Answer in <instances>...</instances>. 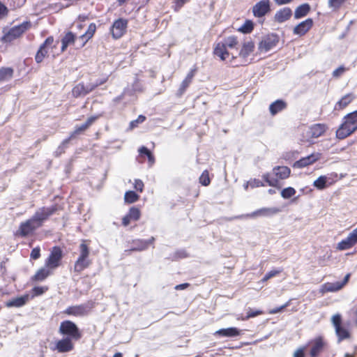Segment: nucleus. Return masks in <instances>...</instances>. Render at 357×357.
I'll return each instance as SVG.
<instances>
[{"label": "nucleus", "instance_id": "f257e3e1", "mask_svg": "<svg viewBox=\"0 0 357 357\" xmlns=\"http://www.w3.org/2000/svg\"><path fill=\"white\" fill-rule=\"evenodd\" d=\"M238 45V37L234 35L229 36L225 38L223 42H219L215 45L213 54L222 61L228 60L231 63L238 57L240 63L235 64V66H247L250 63L248 59L249 56H251L255 50V41L251 38H245L240 45L237 55H234L229 52V50H237Z\"/></svg>", "mask_w": 357, "mask_h": 357}, {"label": "nucleus", "instance_id": "f03ea898", "mask_svg": "<svg viewBox=\"0 0 357 357\" xmlns=\"http://www.w3.org/2000/svg\"><path fill=\"white\" fill-rule=\"evenodd\" d=\"M59 332L62 335H66L61 340L55 342L52 351H56L59 353H68L75 349L74 342L79 340L82 337V333L77 326L70 320H66L61 323Z\"/></svg>", "mask_w": 357, "mask_h": 357}, {"label": "nucleus", "instance_id": "7ed1b4c3", "mask_svg": "<svg viewBox=\"0 0 357 357\" xmlns=\"http://www.w3.org/2000/svg\"><path fill=\"white\" fill-rule=\"evenodd\" d=\"M357 130V109L345 115L335 132L338 139H344Z\"/></svg>", "mask_w": 357, "mask_h": 357}, {"label": "nucleus", "instance_id": "20e7f679", "mask_svg": "<svg viewBox=\"0 0 357 357\" xmlns=\"http://www.w3.org/2000/svg\"><path fill=\"white\" fill-rule=\"evenodd\" d=\"M91 241L82 239L79 246V255L74 264L73 270L77 273H80L84 269L89 268L92 261L89 259Z\"/></svg>", "mask_w": 357, "mask_h": 357}, {"label": "nucleus", "instance_id": "39448f33", "mask_svg": "<svg viewBox=\"0 0 357 357\" xmlns=\"http://www.w3.org/2000/svg\"><path fill=\"white\" fill-rule=\"evenodd\" d=\"M272 176L270 173H266L262 175L264 181L269 185L280 188V181L288 178L291 174V169L287 166H277L273 169Z\"/></svg>", "mask_w": 357, "mask_h": 357}, {"label": "nucleus", "instance_id": "423d86ee", "mask_svg": "<svg viewBox=\"0 0 357 357\" xmlns=\"http://www.w3.org/2000/svg\"><path fill=\"white\" fill-rule=\"evenodd\" d=\"M31 27V23L30 21L23 22L20 24L14 26L7 31L3 32V35L1 38V41L3 43H11L15 40L21 38Z\"/></svg>", "mask_w": 357, "mask_h": 357}, {"label": "nucleus", "instance_id": "0eeeda50", "mask_svg": "<svg viewBox=\"0 0 357 357\" xmlns=\"http://www.w3.org/2000/svg\"><path fill=\"white\" fill-rule=\"evenodd\" d=\"M63 209V207L59 204H54L50 206H42L35 212L32 218L41 227L51 216Z\"/></svg>", "mask_w": 357, "mask_h": 357}, {"label": "nucleus", "instance_id": "6e6552de", "mask_svg": "<svg viewBox=\"0 0 357 357\" xmlns=\"http://www.w3.org/2000/svg\"><path fill=\"white\" fill-rule=\"evenodd\" d=\"M306 347H309L310 357H318L321 353L328 349V343L323 336L319 335L310 340Z\"/></svg>", "mask_w": 357, "mask_h": 357}, {"label": "nucleus", "instance_id": "1a4fd4ad", "mask_svg": "<svg viewBox=\"0 0 357 357\" xmlns=\"http://www.w3.org/2000/svg\"><path fill=\"white\" fill-rule=\"evenodd\" d=\"M63 257V252L61 247L54 246L51 248L50 254L45 261V265L54 271L61 265Z\"/></svg>", "mask_w": 357, "mask_h": 357}, {"label": "nucleus", "instance_id": "9d476101", "mask_svg": "<svg viewBox=\"0 0 357 357\" xmlns=\"http://www.w3.org/2000/svg\"><path fill=\"white\" fill-rule=\"evenodd\" d=\"M94 307L95 303L89 301L86 303L69 306L63 310V313L68 316L84 317L87 315Z\"/></svg>", "mask_w": 357, "mask_h": 357}, {"label": "nucleus", "instance_id": "9b49d317", "mask_svg": "<svg viewBox=\"0 0 357 357\" xmlns=\"http://www.w3.org/2000/svg\"><path fill=\"white\" fill-rule=\"evenodd\" d=\"M40 227L31 217L20 224L18 229L15 232V236L21 238H26L33 235L36 230Z\"/></svg>", "mask_w": 357, "mask_h": 357}, {"label": "nucleus", "instance_id": "f8f14e48", "mask_svg": "<svg viewBox=\"0 0 357 357\" xmlns=\"http://www.w3.org/2000/svg\"><path fill=\"white\" fill-rule=\"evenodd\" d=\"M280 42V36L275 33H270L261 38L258 44L260 52H267L275 48Z\"/></svg>", "mask_w": 357, "mask_h": 357}, {"label": "nucleus", "instance_id": "ddd939ff", "mask_svg": "<svg viewBox=\"0 0 357 357\" xmlns=\"http://www.w3.org/2000/svg\"><path fill=\"white\" fill-rule=\"evenodd\" d=\"M106 82L107 79H102L88 86H86L83 82H80L73 88L71 91L72 96L75 98L80 96H84L95 90L98 86L105 84Z\"/></svg>", "mask_w": 357, "mask_h": 357}, {"label": "nucleus", "instance_id": "4468645a", "mask_svg": "<svg viewBox=\"0 0 357 357\" xmlns=\"http://www.w3.org/2000/svg\"><path fill=\"white\" fill-rule=\"evenodd\" d=\"M331 321L335 327L339 341H342L350 337V333L347 327L342 325V317L340 314L333 315Z\"/></svg>", "mask_w": 357, "mask_h": 357}, {"label": "nucleus", "instance_id": "2eb2a0df", "mask_svg": "<svg viewBox=\"0 0 357 357\" xmlns=\"http://www.w3.org/2000/svg\"><path fill=\"white\" fill-rule=\"evenodd\" d=\"M271 10V3L270 0H260L252 8V13L255 17L262 18Z\"/></svg>", "mask_w": 357, "mask_h": 357}, {"label": "nucleus", "instance_id": "dca6fc26", "mask_svg": "<svg viewBox=\"0 0 357 357\" xmlns=\"http://www.w3.org/2000/svg\"><path fill=\"white\" fill-rule=\"evenodd\" d=\"M54 38L52 36H48L45 40L42 43L37 51L35 56V61L37 63H41L43 59L47 56L48 48H54L56 45H54Z\"/></svg>", "mask_w": 357, "mask_h": 357}, {"label": "nucleus", "instance_id": "f3484780", "mask_svg": "<svg viewBox=\"0 0 357 357\" xmlns=\"http://www.w3.org/2000/svg\"><path fill=\"white\" fill-rule=\"evenodd\" d=\"M155 241V238L151 237L149 240L144 239H133L131 241H129L128 243V249L126 250V252H134V251H143L146 250L150 245H153Z\"/></svg>", "mask_w": 357, "mask_h": 357}, {"label": "nucleus", "instance_id": "a211bd4d", "mask_svg": "<svg viewBox=\"0 0 357 357\" xmlns=\"http://www.w3.org/2000/svg\"><path fill=\"white\" fill-rule=\"evenodd\" d=\"M128 20L124 18H119L115 20L110 29L111 34L114 39H119L126 32Z\"/></svg>", "mask_w": 357, "mask_h": 357}, {"label": "nucleus", "instance_id": "6ab92c4d", "mask_svg": "<svg viewBox=\"0 0 357 357\" xmlns=\"http://www.w3.org/2000/svg\"><path fill=\"white\" fill-rule=\"evenodd\" d=\"M328 128L327 125L325 123H319L312 125L306 132L307 141L323 136Z\"/></svg>", "mask_w": 357, "mask_h": 357}, {"label": "nucleus", "instance_id": "aec40b11", "mask_svg": "<svg viewBox=\"0 0 357 357\" xmlns=\"http://www.w3.org/2000/svg\"><path fill=\"white\" fill-rule=\"evenodd\" d=\"M351 277V273H347L343 281L335 282H326L322 285V291L324 292H335L342 289L349 282Z\"/></svg>", "mask_w": 357, "mask_h": 357}, {"label": "nucleus", "instance_id": "412c9836", "mask_svg": "<svg viewBox=\"0 0 357 357\" xmlns=\"http://www.w3.org/2000/svg\"><path fill=\"white\" fill-rule=\"evenodd\" d=\"M357 243V227L351 232L348 236L342 240L338 244L337 248L340 250H345L352 248Z\"/></svg>", "mask_w": 357, "mask_h": 357}, {"label": "nucleus", "instance_id": "4be33fe9", "mask_svg": "<svg viewBox=\"0 0 357 357\" xmlns=\"http://www.w3.org/2000/svg\"><path fill=\"white\" fill-rule=\"evenodd\" d=\"M198 70L197 66H194L190 70L188 73L187 75L182 81L178 89V96H182L186 91V89L189 87V86L192 82V80Z\"/></svg>", "mask_w": 357, "mask_h": 357}, {"label": "nucleus", "instance_id": "5701e85b", "mask_svg": "<svg viewBox=\"0 0 357 357\" xmlns=\"http://www.w3.org/2000/svg\"><path fill=\"white\" fill-rule=\"evenodd\" d=\"M314 22L312 18H307L305 20L300 22L293 29V33L295 35L303 36L305 35L313 26Z\"/></svg>", "mask_w": 357, "mask_h": 357}, {"label": "nucleus", "instance_id": "b1692460", "mask_svg": "<svg viewBox=\"0 0 357 357\" xmlns=\"http://www.w3.org/2000/svg\"><path fill=\"white\" fill-rule=\"evenodd\" d=\"M279 208H261L246 215L247 218H254L259 216L270 217L280 212Z\"/></svg>", "mask_w": 357, "mask_h": 357}, {"label": "nucleus", "instance_id": "393cba45", "mask_svg": "<svg viewBox=\"0 0 357 357\" xmlns=\"http://www.w3.org/2000/svg\"><path fill=\"white\" fill-rule=\"evenodd\" d=\"M87 129L83 124L79 126H77L75 129L70 134L69 137L65 139L59 146L58 150L59 151L60 153L65 152V149L68 147V145L71 139L75 138L77 135L84 132Z\"/></svg>", "mask_w": 357, "mask_h": 357}, {"label": "nucleus", "instance_id": "a878e982", "mask_svg": "<svg viewBox=\"0 0 357 357\" xmlns=\"http://www.w3.org/2000/svg\"><path fill=\"white\" fill-rule=\"evenodd\" d=\"M52 273L53 271L45 265L43 267L40 268L35 274L31 277V281L32 282L44 281Z\"/></svg>", "mask_w": 357, "mask_h": 357}, {"label": "nucleus", "instance_id": "bb28decb", "mask_svg": "<svg viewBox=\"0 0 357 357\" xmlns=\"http://www.w3.org/2000/svg\"><path fill=\"white\" fill-rule=\"evenodd\" d=\"M292 15V10L289 7H284L279 9L273 17L275 22L281 24L289 20Z\"/></svg>", "mask_w": 357, "mask_h": 357}, {"label": "nucleus", "instance_id": "cd10ccee", "mask_svg": "<svg viewBox=\"0 0 357 357\" xmlns=\"http://www.w3.org/2000/svg\"><path fill=\"white\" fill-rule=\"evenodd\" d=\"M319 153H312L310 155L302 158L296 161L294 167L296 168H303L317 162L319 159Z\"/></svg>", "mask_w": 357, "mask_h": 357}, {"label": "nucleus", "instance_id": "c85d7f7f", "mask_svg": "<svg viewBox=\"0 0 357 357\" xmlns=\"http://www.w3.org/2000/svg\"><path fill=\"white\" fill-rule=\"evenodd\" d=\"M29 300V295L26 294L22 296L14 298L5 303L7 307H20L24 306Z\"/></svg>", "mask_w": 357, "mask_h": 357}, {"label": "nucleus", "instance_id": "c756f323", "mask_svg": "<svg viewBox=\"0 0 357 357\" xmlns=\"http://www.w3.org/2000/svg\"><path fill=\"white\" fill-rule=\"evenodd\" d=\"M354 99H355V96L353 93H350L346 94L345 96L342 97V98L339 101H337L335 103V105L334 106V110L341 111V110L344 109L351 102H352Z\"/></svg>", "mask_w": 357, "mask_h": 357}, {"label": "nucleus", "instance_id": "7c9ffc66", "mask_svg": "<svg viewBox=\"0 0 357 357\" xmlns=\"http://www.w3.org/2000/svg\"><path fill=\"white\" fill-rule=\"evenodd\" d=\"M287 107V103L286 101L278 99L273 102L269 105V112L272 116H275L279 112H282Z\"/></svg>", "mask_w": 357, "mask_h": 357}, {"label": "nucleus", "instance_id": "2f4dec72", "mask_svg": "<svg viewBox=\"0 0 357 357\" xmlns=\"http://www.w3.org/2000/svg\"><path fill=\"white\" fill-rule=\"evenodd\" d=\"M96 31V25L95 23H91L87 31L79 37V39L82 41L80 47H83L86 43L93 38Z\"/></svg>", "mask_w": 357, "mask_h": 357}, {"label": "nucleus", "instance_id": "473e14b6", "mask_svg": "<svg viewBox=\"0 0 357 357\" xmlns=\"http://www.w3.org/2000/svg\"><path fill=\"white\" fill-rule=\"evenodd\" d=\"M76 35L72 31L67 32L64 36L61 38V51L65 52L69 45L75 44L76 40Z\"/></svg>", "mask_w": 357, "mask_h": 357}, {"label": "nucleus", "instance_id": "72a5a7b5", "mask_svg": "<svg viewBox=\"0 0 357 357\" xmlns=\"http://www.w3.org/2000/svg\"><path fill=\"white\" fill-rule=\"evenodd\" d=\"M139 157L143 160L145 159V158H147L149 165L150 167L153 166V164L155 162V156L153 154V153L149 150L146 146H142L139 149ZM142 162H144V160L141 161Z\"/></svg>", "mask_w": 357, "mask_h": 357}, {"label": "nucleus", "instance_id": "f704fd0d", "mask_svg": "<svg viewBox=\"0 0 357 357\" xmlns=\"http://www.w3.org/2000/svg\"><path fill=\"white\" fill-rule=\"evenodd\" d=\"M215 335L221 336V337H236L240 335V331L234 327L227 328H222L217 331L215 333Z\"/></svg>", "mask_w": 357, "mask_h": 357}, {"label": "nucleus", "instance_id": "c9c22d12", "mask_svg": "<svg viewBox=\"0 0 357 357\" xmlns=\"http://www.w3.org/2000/svg\"><path fill=\"white\" fill-rule=\"evenodd\" d=\"M310 6L307 3L300 5L294 11V18L301 19L305 17L310 13Z\"/></svg>", "mask_w": 357, "mask_h": 357}, {"label": "nucleus", "instance_id": "e433bc0d", "mask_svg": "<svg viewBox=\"0 0 357 357\" xmlns=\"http://www.w3.org/2000/svg\"><path fill=\"white\" fill-rule=\"evenodd\" d=\"M14 70L11 67L0 68V82H6L13 78Z\"/></svg>", "mask_w": 357, "mask_h": 357}, {"label": "nucleus", "instance_id": "4c0bfd02", "mask_svg": "<svg viewBox=\"0 0 357 357\" xmlns=\"http://www.w3.org/2000/svg\"><path fill=\"white\" fill-rule=\"evenodd\" d=\"M190 257L189 253L187 252L185 249L178 250L172 253L169 257V259L174 261H178L182 259H185Z\"/></svg>", "mask_w": 357, "mask_h": 357}, {"label": "nucleus", "instance_id": "58836bf2", "mask_svg": "<svg viewBox=\"0 0 357 357\" xmlns=\"http://www.w3.org/2000/svg\"><path fill=\"white\" fill-rule=\"evenodd\" d=\"M254 28V22L251 20H246L243 25L238 29V31L243 34H248L253 31Z\"/></svg>", "mask_w": 357, "mask_h": 357}, {"label": "nucleus", "instance_id": "ea45409f", "mask_svg": "<svg viewBox=\"0 0 357 357\" xmlns=\"http://www.w3.org/2000/svg\"><path fill=\"white\" fill-rule=\"evenodd\" d=\"M139 199V195L132 190L126 192L124 195V201L127 204H132Z\"/></svg>", "mask_w": 357, "mask_h": 357}, {"label": "nucleus", "instance_id": "a19ab883", "mask_svg": "<svg viewBox=\"0 0 357 357\" xmlns=\"http://www.w3.org/2000/svg\"><path fill=\"white\" fill-rule=\"evenodd\" d=\"M283 271V268H279L278 269H273L268 273H266L264 276L261 280L262 283L266 282L270 279L278 276Z\"/></svg>", "mask_w": 357, "mask_h": 357}, {"label": "nucleus", "instance_id": "79ce46f5", "mask_svg": "<svg viewBox=\"0 0 357 357\" xmlns=\"http://www.w3.org/2000/svg\"><path fill=\"white\" fill-rule=\"evenodd\" d=\"M347 0H328V7L332 8L333 11L339 10L341 7L345 3Z\"/></svg>", "mask_w": 357, "mask_h": 357}, {"label": "nucleus", "instance_id": "37998d69", "mask_svg": "<svg viewBox=\"0 0 357 357\" xmlns=\"http://www.w3.org/2000/svg\"><path fill=\"white\" fill-rule=\"evenodd\" d=\"M248 186H250L252 188H255L265 186V184L259 178H251L245 185V189L247 190Z\"/></svg>", "mask_w": 357, "mask_h": 357}, {"label": "nucleus", "instance_id": "c03bdc74", "mask_svg": "<svg viewBox=\"0 0 357 357\" xmlns=\"http://www.w3.org/2000/svg\"><path fill=\"white\" fill-rule=\"evenodd\" d=\"M199 183L204 186H208L211 183V178L208 170H204L199 178Z\"/></svg>", "mask_w": 357, "mask_h": 357}, {"label": "nucleus", "instance_id": "a18cd8bd", "mask_svg": "<svg viewBox=\"0 0 357 357\" xmlns=\"http://www.w3.org/2000/svg\"><path fill=\"white\" fill-rule=\"evenodd\" d=\"M49 289L48 287L43 286V287H34L31 289V298H33L36 296H38L45 294Z\"/></svg>", "mask_w": 357, "mask_h": 357}, {"label": "nucleus", "instance_id": "49530a36", "mask_svg": "<svg viewBox=\"0 0 357 357\" xmlns=\"http://www.w3.org/2000/svg\"><path fill=\"white\" fill-rule=\"evenodd\" d=\"M128 214L130 215V218L132 220V221H137L140 218L141 211L139 208L132 206L130 208Z\"/></svg>", "mask_w": 357, "mask_h": 357}, {"label": "nucleus", "instance_id": "de8ad7c7", "mask_svg": "<svg viewBox=\"0 0 357 357\" xmlns=\"http://www.w3.org/2000/svg\"><path fill=\"white\" fill-rule=\"evenodd\" d=\"M264 314V311L261 310H253L252 308H248L247 311L246 316L243 318V320H248L250 318H253L257 317L259 315H261Z\"/></svg>", "mask_w": 357, "mask_h": 357}, {"label": "nucleus", "instance_id": "09e8293b", "mask_svg": "<svg viewBox=\"0 0 357 357\" xmlns=\"http://www.w3.org/2000/svg\"><path fill=\"white\" fill-rule=\"evenodd\" d=\"M190 0H172V8L174 12H178L181 8Z\"/></svg>", "mask_w": 357, "mask_h": 357}, {"label": "nucleus", "instance_id": "8fccbe9b", "mask_svg": "<svg viewBox=\"0 0 357 357\" xmlns=\"http://www.w3.org/2000/svg\"><path fill=\"white\" fill-rule=\"evenodd\" d=\"M314 186L319 190H323L326 187V177L325 176H319L314 182Z\"/></svg>", "mask_w": 357, "mask_h": 357}, {"label": "nucleus", "instance_id": "3c124183", "mask_svg": "<svg viewBox=\"0 0 357 357\" xmlns=\"http://www.w3.org/2000/svg\"><path fill=\"white\" fill-rule=\"evenodd\" d=\"M296 190L292 187L284 188L281 192V196L284 199H289L296 194Z\"/></svg>", "mask_w": 357, "mask_h": 357}, {"label": "nucleus", "instance_id": "603ef678", "mask_svg": "<svg viewBox=\"0 0 357 357\" xmlns=\"http://www.w3.org/2000/svg\"><path fill=\"white\" fill-rule=\"evenodd\" d=\"M146 119V118L145 116L142 114L139 115L137 119L133 120L130 123L129 128L130 130H133L134 128H137L139 123H142L143 122H144Z\"/></svg>", "mask_w": 357, "mask_h": 357}, {"label": "nucleus", "instance_id": "864d4df0", "mask_svg": "<svg viewBox=\"0 0 357 357\" xmlns=\"http://www.w3.org/2000/svg\"><path fill=\"white\" fill-rule=\"evenodd\" d=\"M133 187L136 190V191L139 192H142L144 190V184L142 180L135 179L133 183Z\"/></svg>", "mask_w": 357, "mask_h": 357}, {"label": "nucleus", "instance_id": "5fc2aeb1", "mask_svg": "<svg viewBox=\"0 0 357 357\" xmlns=\"http://www.w3.org/2000/svg\"><path fill=\"white\" fill-rule=\"evenodd\" d=\"M41 256L40 254V248L39 246H37L32 249L30 257L31 259L36 260L38 259Z\"/></svg>", "mask_w": 357, "mask_h": 357}, {"label": "nucleus", "instance_id": "6e6d98bb", "mask_svg": "<svg viewBox=\"0 0 357 357\" xmlns=\"http://www.w3.org/2000/svg\"><path fill=\"white\" fill-rule=\"evenodd\" d=\"M347 69L346 68H344L343 66H341L340 67H338L337 69H335L333 72V77H335V78H338L340 77L341 75H342V74L347 70Z\"/></svg>", "mask_w": 357, "mask_h": 357}, {"label": "nucleus", "instance_id": "4d7b16f0", "mask_svg": "<svg viewBox=\"0 0 357 357\" xmlns=\"http://www.w3.org/2000/svg\"><path fill=\"white\" fill-rule=\"evenodd\" d=\"M289 301L287 302L285 304H284L280 307H277L270 310L268 313L271 314L279 313V312H282L287 306H289Z\"/></svg>", "mask_w": 357, "mask_h": 357}, {"label": "nucleus", "instance_id": "13d9d810", "mask_svg": "<svg viewBox=\"0 0 357 357\" xmlns=\"http://www.w3.org/2000/svg\"><path fill=\"white\" fill-rule=\"evenodd\" d=\"M98 116H91L87 119L83 125L86 129H88L98 119Z\"/></svg>", "mask_w": 357, "mask_h": 357}, {"label": "nucleus", "instance_id": "bf43d9fd", "mask_svg": "<svg viewBox=\"0 0 357 357\" xmlns=\"http://www.w3.org/2000/svg\"><path fill=\"white\" fill-rule=\"evenodd\" d=\"M98 116H91L87 119L83 125L86 129H88L98 119Z\"/></svg>", "mask_w": 357, "mask_h": 357}, {"label": "nucleus", "instance_id": "052dcab7", "mask_svg": "<svg viewBox=\"0 0 357 357\" xmlns=\"http://www.w3.org/2000/svg\"><path fill=\"white\" fill-rule=\"evenodd\" d=\"M306 347L298 348L294 354V357H305V349Z\"/></svg>", "mask_w": 357, "mask_h": 357}, {"label": "nucleus", "instance_id": "680f3d73", "mask_svg": "<svg viewBox=\"0 0 357 357\" xmlns=\"http://www.w3.org/2000/svg\"><path fill=\"white\" fill-rule=\"evenodd\" d=\"M132 221V220L130 218V215L127 213L123 218H122V225L124 227L128 226L130 222Z\"/></svg>", "mask_w": 357, "mask_h": 357}, {"label": "nucleus", "instance_id": "e2e57ef3", "mask_svg": "<svg viewBox=\"0 0 357 357\" xmlns=\"http://www.w3.org/2000/svg\"><path fill=\"white\" fill-rule=\"evenodd\" d=\"M8 14L7 8L0 2V18L1 17L6 16Z\"/></svg>", "mask_w": 357, "mask_h": 357}, {"label": "nucleus", "instance_id": "0e129e2a", "mask_svg": "<svg viewBox=\"0 0 357 357\" xmlns=\"http://www.w3.org/2000/svg\"><path fill=\"white\" fill-rule=\"evenodd\" d=\"M189 286H190L189 283H183V284H177L175 287V289L176 290H183V289H185L186 288H188Z\"/></svg>", "mask_w": 357, "mask_h": 357}, {"label": "nucleus", "instance_id": "69168bd1", "mask_svg": "<svg viewBox=\"0 0 357 357\" xmlns=\"http://www.w3.org/2000/svg\"><path fill=\"white\" fill-rule=\"evenodd\" d=\"M277 5L288 4L293 1V0H273Z\"/></svg>", "mask_w": 357, "mask_h": 357}, {"label": "nucleus", "instance_id": "338daca9", "mask_svg": "<svg viewBox=\"0 0 357 357\" xmlns=\"http://www.w3.org/2000/svg\"><path fill=\"white\" fill-rule=\"evenodd\" d=\"M113 357H123V354L120 352H117L113 356Z\"/></svg>", "mask_w": 357, "mask_h": 357}, {"label": "nucleus", "instance_id": "774afa93", "mask_svg": "<svg viewBox=\"0 0 357 357\" xmlns=\"http://www.w3.org/2000/svg\"><path fill=\"white\" fill-rule=\"evenodd\" d=\"M344 357H355V356H354V354H348V353H347V354H346L344 355Z\"/></svg>", "mask_w": 357, "mask_h": 357}]
</instances>
